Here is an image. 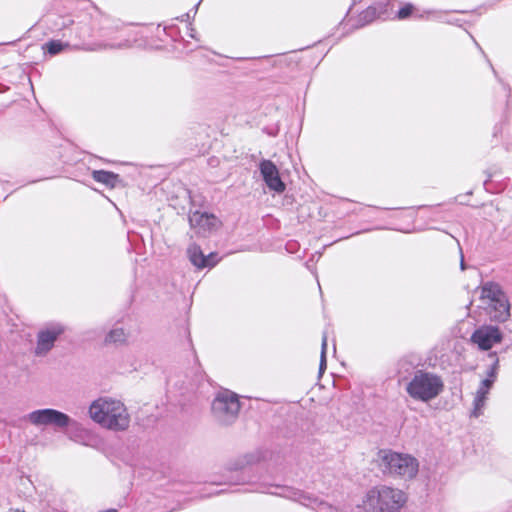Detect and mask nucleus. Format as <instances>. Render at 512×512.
<instances>
[{"label": "nucleus", "instance_id": "f3484780", "mask_svg": "<svg viewBox=\"0 0 512 512\" xmlns=\"http://www.w3.org/2000/svg\"><path fill=\"white\" fill-rule=\"evenodd\" d=\"M126 338L127 334L123 328H114L107 334L105 341L107 343H124Z\"/></svg>", "mask_w": 512, "mask_h": 512}, {"label": "nucleus", "instance_id": "aec40b11", "mask_svg": "<svg viewBox=\"0 0 512 512\" xmlns=\"http://www.w3.org/2000/svg\"><path fill=\"white\" fill-rule=\"evenodd\" d=\"M326 348H327V336L324 334L322 337V345H321V359L319 371L322 373L326 369Z\"/></svg>", "mask_w": 512, "mask_h": 512}, {"label": "nucleus", "instance_id": "1a4fd4ad", "mask_svg": "<svg viewBox=\"0 0 512 512\" xmlns=\"http://www.w3.org/2000/svg\"><path fill=\"white\" fill-rule=\"evenodd\" d=\"M502 340L499 328L492 325H483L471 335V341L481 350H489Z\"/></svg>", "mask_w": 512, "mask_h": 512}, {"label": "nucleus", "instance_id": "f03ea898", "mask_svg": "<svg viewBox=\"0 0 512 512\" xmlns=\"http://www.w3.org/2000/svg\"><path fill=\"white\" fill-rule=\"evenodd\" d=\"M406 500V494L401 489L377 485L365 493L359 507L364 512H400Z\"/></svg>", "mask_w": 512, "mask_h": 512}, {"label": "nucleus", "instance_id": "2eb2a0df", "mask_svg": "<svg viewBox=\"0 0 512 512\" xmlns=\"http://www.w3.org/2000/svg\"><path fill=\"white\" fill-rule=\"evenodd\" d=\"M504 293L499 289V287L496 284L493 283H486L482 287L481 291V298L484 301H487V304L493 303L496 298H499L500 296H503Z\"/></svg>", "mask_w": 512, "mask_h": 512}, {"label": "nucleus", "instance_id": "412c9836", "mask_svg": "<svg viewBox=\"0 0 512 512\" xmlns=\"http://www.w3.org/2000/svg\"><path fill=\"white\" fill-rule=\"evenodd\" d=\"M497 369H498V360L495 361L493 366L487 371V378L483 381H490L489 387L492 388L496 378H497Z\"/></svg>", "mask_w": 512, "mask_h": 512}, {"label": "nucleus", "instance_id": "a211bd4d", "mask_svg": "<svg viewBox=\"0 0 512 512\" xmlns=\"http://www.w3.org/2000/svg\"><path fill=\"white\" fill-rule=\"evenodd\" d=\"M293 499L295 501H298L299 503H301L304 506L312 507V508L321 504V502H319L316 497H312L303 492L294 493Z\"/></svg>", "mask_w": 512, "mask_h": 512}, {"label": "nucleus", "instance_id": "6ab92c4d", "mask_svg": "<svg viewBox=\"0 0 512 512\" xmlns=\"http://www.w3.org/2000/svg\"><path fill=\"white\" fill-rule=\"evenodd\" d=\"M66 46V44H63L60 41H50L45 45V48L51 55H55L64 50Z\"/></svg>", "mask_w": 512, "mask_h": 512}, {"label": "nucleus", "instance_id": "9b49d317", "mask_svg": "<svg viewBox=\"0 0 512 512\" xmlns=\"http://www.w3.org/2000/svg\"><path fill=\"white\" fill-rule=\"evenodd\" d=\"M187 255L190 262L199 269L213 267L217 263V260L215 259L216 254L210 253L205 256L201 248L196 244H192L188 247Z\"/></svg>", "mask_w": 512, "mask_h": 512}, {"label": "nucleus", "instance_id": "423d86ee", "mask_svg": "<svg viewBox=\"0 0 512 512\" xmlns=\"http://www.w3.org/2000/svg\"><path fill=\"white\" fill-rule=\"evenodd\" d=\"M240 403L237 395L225 390L219 392L212 402V413L215 419L223 424H231L237 417Z\"/></svg>", "mask_w": 512, "mask_h": 512}, {"label": "nucleus", "instance_id": "5701e85b", "mask_svg": "<svg viewBox=\"0 0 512 512\" xmlns=\"http://www.w3.org/2000/svg\"><path fill=\"white\" fill-rule=\"evenodd\" d=\"M461 270H465V262L463 256H461V262H460Z\"/></svg>", "mask_w": 512, "mask_h": 512}, {"label": "nucleus", "instance_id": "f8f14e48", "mask_svg": "<svg viewBox=\"0 0 512 512\" xmlns=\"http://www.w3.org/2000/svg\"><path fill=\"white\" fill-rule=\"evenodd\" d=\"M488 308L490 317L499 322L505 321L510 315V306L505 295L496 298Z\"/></svg>", "mask_w": 512, "mask_h": 512}, {"label": "nucleus", "instance_id": "39448f33", "mask_svg": "<svg viewBox=\"0 0 512 512\" xmlns=\"http://www.w3.org/2000/svg\"><path fill=\"white\" fill-rule=\"evenodd\" d=\"M25 419L35 427L54 426L64 431L70 426L77 425V422L68 414L53 408L33 410L25 416Z\"/></svg>", "mask_w": 512, "mask_h": 512}, {"label": "nucleus", "instance_id": "dca6fc26", "mask_svg": "<svg viewBox=\"0 0 512 512\" xmlns=\"http://www.w3.org/2000/svg\"><path fill=\"white\" fill-rule=\"evenodd\" d=\"M66 434H67L68 439L75 443H78V444H81L84 446L90 445L89 439H88L89 431L83 427L79 426L75 430L66 432Z\"/></svg>", "mask_w": 512, "mask_h": 512}, {"label": "nucleus", "instance_id": "20e7f679", "mask_svg": "<svg viewBox=\"0 0 512 512\" xmlns=\"http://www.w3.org/2000/svg\"><path fill=\"white\" fill-rule=\"evenodd\" d=\"M444 381L436 373L418 370L407 383V394L416 401L427 403L444 391Z\"/></svg>", "mask_w": 512, "mask_h": 512}, {"label": "nucleus", "instance_id": "6e6552de", "mask_svg": "<svg viewBox=\"0 0 512 512\" xmlns=\"http://www.w3.org/2000/svg\"><path fill=\"white\" fill-rule=\"evenodd\" d=\"M191 228L200 236H207L218 230L221 222L213 214L207 212L195 211L189 216Z\"/></svg>", "mask_w": 512, "mask_h": 512}, {"label": "nucleus", "instance_id": "0eeeda50", "mask_svg": "<svg viewBox=\"0 0 512 512\" xmlns=\"http://www.w3.org/2000/svg\"><path fill=\"white\" fill-rule=\"evenodd\" d=\"M65 331L63 324L52 322L42 327L37 334V345L35 353L37 355L47 354L54 346L56 340Z\"/></svg>", "mask_w": 512, "mask_h": 512}, {"label": "nucleus", "instance_id": "7ed1b4c3", "mask_svg": "<svg viewBox=\"0 0 512 512\" xmlns=\"http://www.w3.org/2000/svg\"><path fill=\"white\" fill-rule=\"evenodd\" d=\"M375 461L384 474L405 481L415 479L419 472L418 459L408 453L382 449L378 451Z\"/></svg>", "mask_w": 512, "mask_h": 512}, {"label": "nucleus", "instance_id": "f257e3e1", "mask_svg": "<svg viewBox=\"0 0 512 512\" xmlns=\"http://www.w3.org/2000/svg\"><path fill=\"white\" fill-rule=\"evenodd\" d=\"M88 416L102 428L114 432L127 430L131 421L125 404L109 396L93 400L88 407Z\"/></svg>", "mask_w": 512, "mask_h": 512}, {"label": "nucleus", "instance_id": "ddd939ff", "mask_svg": "<svg viewBox=\"0 0 512 512\" xmlns=\"http://www.w3.org/2000/svg\"><path fill=\"white\" fill-rule=\"evenodd\" d=\"M490 381H482L475 393L473 401V410L471 415L475 418L483 414V410L488 398L491 387H489Z\"/></svg>", "mask_w": 512, "mask_h": 512}, {"label": "nucleus", "instance_id": "4be33fe9", "mask_svg": "<svg viewBox=\"0 0 512 512\" xmlns=\"http://www.w3.org/2000/svg\"><path fill=\"white\" fill-rule=\"evenodd\" d=\"M414 10V7L412 4H406L404 7H402L397 14L398 19H406L408 18Z\"/></svg>", "mask_w": 512, "mask_h": 512}, {"label": "nucleus", "instance_id": "9d476101", "mask_svg": "<svg viewBox=\"0 0 512 512\" xmlns=\"http://www.w3.org/2000/svg\"><path fill=\"white\" fill-rule=\"evenodd\" d=\"M259 170L263 181L270 190L276 193L285 191L286 185L280 177L279 169L271 160H262L259 163Z\"/></svg>", "mask_w": 512, "mask_h": 512}, {"label": "nucleus", "instance_id": "4468645a", "mask_svg": "<svg viewBox=\"0 0 512 512\" xmlns=\"http://www.w3.org/2000/svg\"><path fill=\"white\" fill-rule=\"evenodd\" d=\"M95 181L102 183L108 187H115L118 181V175L105 170H95L92 173Z\"/></svg>", "mask_w": 512, "mask_h": 512}]
</instances>
